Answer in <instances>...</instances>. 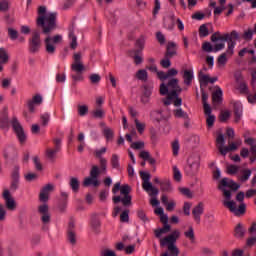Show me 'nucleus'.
Listing matches in <instances>:
<instances>
[{"label":"nucleus","mask_w":256,"mask_h":256,"mask_svg":"<svg viewBox=\"0 0 256 256\" xmlns=\"http://www.w3.org/2000/svg\"><path fill=\"white\" fill-rule=\"evenodd\" d=\"M225 187H229L232 191H237L239 189V184L233 180H229V178H223L218 186V189L222 191L224 200L222 201L224 207L229 209L231 213L234 215H243L246 211L245 203H241L237 208V202L231 200V190L225 189Z\"/></svg>","instance_id":"f257e3e1"},{"label":"nucleus","mask_w":256,"mask_h":256,"mask_svg":"<svg viewBox=\"0 0 256 256\" xmlns=\"http://www.w3.org/2000/svg\"><path fill=\"white\" fill-rule=\"evenodd\" d=\"M37 26L42 28L44 35H49L51 31L57 29V12H47L44 15L38 16Z\"/></svg>","instance_id":"f03ea898"},{"label":"nucleus","mask_w":256,"mask_h":256,"mask_svg":"<svg viewBox=\"0 0 256 256\" xmlns=\"http://www.w3.org/2000/svg\"><path fill=\"white\" fill-rule=\"evenodd\" d=\"M180 235L179 230H174L170 235L160 239V247H167L170 256H179V248L175 244Z\"/></svg>","instance_id":"7ed1b4c3"},{"label":"nucleus","mask_w":256,"mask_h":256,"mask_svg":"<svg viewBox=\"0 0 256 256\" xmlns=\"http://www.w3.org/2000/svg\"><path fill=\"white\" fill-rule=\"evenodd\" d=\"M71 70L76 74H72L73 81H83V71H85V64H83V56L81 52L74 53Z\"/></svg>","instance_id":"20e7f679"},{"label":"nucleus","mask_w":256,"mask_h":256,"mask_svg":"<svg viewBox=\"0 0 256 256\" xmlns=\"http://www.w3.org/2000/svg\"><path fill=\"white\" fill-rule=\"evenodd\" d=\"M140 177L142 179V189H144L150 197H157V195H159V189L155 188L151 183V174H149V172L140 171Z\"/></svg>","instance_id":"39448f33"},{"label":"nucleus","mask_w":256,"mask_h":256,"mask_svg":"<svg viewBox=\"0 0 256 256\" xmlns=\"http://www.w3.org/2000/svg\"><path fill=\"white\" fill-rule=\"evenodd\" d=\"M183 89H181V86H179V79L172 78L168 81L167 85L165 83H162L160 85V94L167 95L168 93H175L176 95H179Z\"/></svg>","instance_id":"423d86ee"},{"label":"nucleus","mask_w":256,"mask_h":256,"mask_svg":"<svg viewBox=\"0 0 256 256\" xmlns=\"http://www.w3.org/2000/svg\"><path fill=\"white\" fill-rule=\"evenodd\" d=\"M216 147L223 157H225L227 153L231 151H237V144H235V142H231L229 143V146H225V136L223 134H219L217 136Z\"/></svg>","instance_id":"0eeeda50"},{"label":"nucleus","mask_w":256,"mask_h":256,"mask_svg":"<svg viewBox=\"0 0 256 256\" xmlns=\"http://www.w3.org/2000/svg\"><path fill=\"white\" fill-rule=\"evenodd\" d=\"M38 214L42 223V230L48 231L51 223V213L49 212V205L41 204L38 206Z\"/></svg>","instance_id":"6e6552de"},{"label":"nucleus","mask_w":256,"mask_h":256,"mask_svg":"<svg viewBox=\"0 0 256 256\" xmlns=\"http://www.w3.org/2000/svg\"><path fill=\"white\" fill-rule=\"evenodd\" d=\"M61 41H63V36L61 34H57L53 37L47 36L44 40L46 52L49 53V55H53V53H55V45L61 43Z\"/></svg>","instance_id":"1a4fd4ad"},{"label":"nucleus","mask_w":256,"mask_h":256,"mask_svg":"<svg viewBox=\"0 0 256 256\" xmlns=\"http://www.w3.org/2000/svg\"><path fill=\"white\" fill-rule=\"evenodd\" d=\"M41 49V32L34 31L32 37L29 39V51L30 53H39Z\"/></svg>","instance_id":"9d476101"},{"label":"nucleus","mask_w":256,"mask_h":256,"mask_svg":"<svg viewBox=\"0 0 256 256\" xmlns=\"http://www.w3.org/2000/svg\"><path fill=\"white\" fill-rule=\"evenodd\" d=\"M11 123L20 143H23L27 139L25 131L23 130V126H21V123H19V120H17L16 117L12 119Z\"/></svg>","instance_id":"9b49d317"},{"label":"nucleus","mask_w":256,"mask_h":256,"mask_svg":"<svg viewBox=\"0 0 256 256\" xmlns=\"http://www.w3.org/2000/svg\"><path fill=\"white\" fill-rule=\"evenodd\" d=\"M2 197L5 201V207L8 209V211H15V209H17V203L15 202L13 196H11V192H9V190L5 189L3 191Z\"/></svg>","instance_id":"f8f14e48"},{"label":"nucleus","mask_w":256,"mask_h":256,"mask_svg":"<svg viewBox=\"0 0 256 256\" xmlns=\"http://www.w3.org/2000/svg\"><path fill=\"white\" fill-rule=\"evenodd\" d=\"M53 143H54V149L48 148L46 150V157L50 161H54L55 160V155H57V153H59V151H61V139L55 138L53 140Z\"/></svg>","instance_id":"ddd939ff"},{"label":"nucleus","mask_w":256,"mask_h":256,"mask_svg":"<svg viewBox=\"0 0 256 256\" xmlns=\"http://www.w3.org/2000/svg\"><path fill=\"white\" fill-rule=\"evenodd\" d=\"M105 153H107V148L105 147L101 148L100 150H96L94 152L95 157L99 159L100 169L102 172L107 171V159L102 157L103 155H105Z\"/></svg>","instance_id":"4468645a"},{"label":"nucleus","mask_w":256,"mask_h":256,"mask_svg":"<svg viewBox=\"0 0 256 256\" xmlns=\"http://www.w3.org/2000/svg\"><path fill=\"white\" fill-rule=\"evenodd\" d=\"M43 103V97L40 94H36L32 99L27 101V107L30 113H35V107Z\"/></svg>","instance_id":"2eb2a0df"},{"label":"nucleus","mask_w":256,"mask_h":256,"mask_svg":"<svg viewBox=\"0 0 256 256\" xmlns=\"http://www.w3.org/2000/svg\"><path fill=\"white\" fill-rule=\"evenodd\" d=\"M205 212V204L203 202H199L192 210V215L194 217V221L196 223H201V215Z\"/></svg>","instance_id":"dca6fc26"},{"label":"nucleus","mask_w":256,"mask_h":256,"mask_svg":"<svg viewBox=\"0 0 256 256\" xmlns=\"http://www.w3.org/2000/svg\"><path fill=\"white\" fill-rule=\"evenodd\" d=\"M67 240L72 245H77V233H75V222L73 221L68 224Z\"/></svg>","instance_id":"f3484780"},{"label":"nucleus","mask_w":256,"mask_h":256,"mask_svg":"<svg viewBox=\"0 0 256 256\" xmlns=\"http://www.w3.org/2000/svg\"><path fill=\"white\" fill-rule=\"evenodd\" d=\"M53 191V185L47 184L44 186L40 192L39 199L42 203H47L49 201V193Z\"/></svg>","instance_id":"a211bd4d"},{"label":"nucleus","mask_w":256,"mask_h":256,"mask_svg":"<svg viewBox=\"0 0 256 256\" xmlns=\"http://www.w3.org/2000/svg\"><path fill=\"white\" fill-rule=\"evenodd\" d=\"M198 171H199V160H195L194 162H191V160H189V165L186 168V173L190 175V177H193V175H197Z\"/></svg>","instance_id":"6ab92c4d"},{"label":"nucleus","mask_w":256,"mask_h":256,"mask_svg":"<svg viewBox=\"0 0 256 256\" xmlns=\"http://www.w3.org/2000/svg\"><path fill=\"white\" fill-rule=\"evenodd\" d=\"M241 117H243V104H241V102H235L234 103L235 123H239V121H241Z\"/></svg>","instance_id":"aec40b11"},{"label":"nucleus","mask_w":256,"mask_h":256,"mask_svg":"<svg viewBox=\"0 0 256 256\" xmlns=\"http://www.w3.org/2000/svg\"><path fill=\"white\" fill-rule=\"evenodd\" d=\"M128 55L134 59L135 65H141L143 63V52L141 50H130Z\"/></svg>","instance_id":"412c9836"},{"label":"nucleus","mask_w":256,"mask_h":256,"mask_svg":"<svg viewBox=\"0 0 256 256\" xmlns=\"http://www.w3.org/2000/svg\"><path fill=\"white\" fill-rule=\"evenodd\" d=\"M161 202L163 203V205H165L166 211H173L175 209V206L177 205V203H175V200L169 201V198L165 194L161 196Z\"/></svg>","instance_id":"4be33fe9"},{"label":"nucleus","mask_w":256,"mask_h":256,"mask_svg":"<svg viewBox=\"0 0 256 256\" xmlns=\"http://www.w3.org/2000/svg\"><path fill=\"white\" fill-rule=\"evenodd\" d=\"M193 69L190 70H184L183 79H184V85H191L193 83L194 79Z\"/></svg>","instance_id":"5701e85b"},{"label":"nucleus","mask_w":256,"mask_h":256,"mask_svg":"<svg viewBox=\"0 0 256 256\" xmlns=\"http://www.w3.org/2000/svg\"><path fill=\"white\" fill-rule=\"evenodd\" d=\"M160 189L163 193H171L173 191V186H171V181L169 179H164L160 183Z\"/></svg>","instance_id":"b1692460"},{"label":"nucleus","mask_w":256,"mask_h":256,"mask_svg":"<svg viewBox=\"0 0 256 256\" xmlns=\"http://www.w3.org/2000/svg\"><path fill=\"white\" fill-rule=\"evenodd\" d=\"M123 203V205L125 207H127V205L131 204V196L130 195H126L123 198H121V196H114L113 197V203L117 204V203Z\"/></svg>","instance_id":"393cba45"},{"label":"nucleus","mask_w":256,"mask_h":256,"mask_svg":"<svg viewBox=\"0 0 256 256\" xmlns=\"http://www.w3.org/2000/svg\"><path fill=\"white\" fill-rule=\"evenodd\" d=\"M212 101L213 103H217V105L223 101V90H221L220 87H218L216 91L212 93Z\"/></svg>","instance_id":"a878e982"},{"label":"nucleus","mask_w":256,"mask_h":256,"mask_svg":"<svg viewBox=\"0 0 256 256\" xmlns=\"http://www.w3.org/2000/svg\"><path fill=\"white\" fill-rule=\"evenodd\" d=\"M171 231V225L164 224L163 228H158L154 231L155 237L157 239H161L162 235H165V233H169Z\"/></svg>","instance_id":"bb28decb"},{"label":"nucleus","mask_w":256,"mask_h":256,"mask_svg":"<svg viewBox=\"0 0 256 256\" xmlns=\"http://www.w3.org/2000/svg\"><path fill=\"white\" fill-rule=\"evenodd\" d=\"M229 39V33L221 35V32H215L211 36L212 43H217V41H227Z\"/></svg>","instance_id":"cd10ccee"},{"label":"nucleus","mask_w":256,"mask_h":256,"mask_svg":"<svg viewBox=\"0 0 256 256\" xmlns=\"http://www.w3.org/2000/svg\"><path fill=\"white\" fill-rule=\"evenodd\" d=\"M245 231L243 224L239 223L234 229V237L236 239H243L245 237Z\"/></svg>","instance_id":"c85d7f7f"},{"label":"nucleus","mask_w":256,"mask_h":256,"mask_svg":"<svg viewBox=\"0 0 256 256\" xmlns=\"http://www.w3.org/2000/svg\"><path fill=\"white\" fill-rule=\"evenodd\" d=\"M84 187H89V185H93V187H99L101 182L97 178H93V176L87 177L83 182Z\"/></svg>","instance_id":"c756f323"},{"label":"nucleus","mask_w":256,"mask_h":256,"mask_svg":"<svg viewBox=\"0 0 256 256\" xmlns=\"http://www.w3.org/2000/svg\"><path fill=\"white\" fill-rule=\"evenodd\" d=\"M174 55H177V44H175V42H169L166 57H174Z\"/></svg>","instance_id":"7c9ffc66"},{"label":"nucleus","mask_w":256,"mask_h":256,"mask_svg":"<svg viewBox=\"0 0 256 256\" xmlns=\"http://www.w3.org/2000/svg\"><path fill=\"white\" fill-rule=\"evenodd\" d=\"M150 117L151 119H153V121H157V123H160L161 121H163V119H165L161 110L151 111Z\"/></svg>","instance_id":"2f4dec72"},{"label":"nucleus","mask_w":256,"mask_h":256,"mask_svg":"<svg viewBox=\"0 0 256 256\" xmlns=\"http://www.w3.org/2000/svg\"><path fill=\"white\" fill-rule=\"evenodd\" d=\"M242 175L238 176L239 181H241L242 183H245L247 181H249L250 177H251V170L250 169H243L241 170Z\"/></svg>","instance_id":"473e14b6"},{"label":"nucleus","mask_w":256,"mask_h":256,"mask_svg":"<svg viewBox=\"0 0 256 256\" xmlns=\"http://www.w3.org/2000/svg\"><path fill=\"white\" fill-rule=\"evenodd\" d=\"M69 186L72 189L73 193H78L79 192V187H80L79 179H77L75 177H71L70 182H69Z\"/></svg>","instance_id":"72a5a7b5"},{"label":"nucleus","mask_w":256,"mask_h":256,"mask_svg":"<svg viewBox=\"0 0 256 256\" xmlns=\"http://www.w3.org/2000/svg\"><path fill=\"white\" fill-rule=\"evenodd\" d=\"M173 113H174V117H176L177 119H184V120L189 119V114H187V112L183 111V109L181 108L175 109Z\"/></svg>","instance_id":"f704fd0d"},{"label":"nucleus","mask_w":256,"mask_h":256,"mask_svg":"<svg viewBox=\"0 0 256 256\" xmlns=\"http://www.w3.org/2000/svg\"><path fill=\"white\" fill-rule=\"evenodd\" d=\"M135 45L137 49H133L132 51H140V53H143V49H145V36H140V38L136 40Z\"/></svg>","instance_id":"c9c22d12"},{"label":"nucleus","mask_w":256,"mask_h":256,"mask_svg":"<svg viewBox=\"0 0 256 256\" xmlns=\"http://www.w3.org/2000/svg\"><path fill=\"white\" fill-rule=\"evenodd\" d=\"M0 63L7 65L9 63V53L5 48H0Z\"/></svg>","instance_id":"e433bc0d"},{"label":"nucleus","mask_w":256,"mask_h":256,"mask_svg":"<svg viewBox=\"0 0 256 256\" xmlns=\"http://www.w3.org/2000/svg\"><path fill=\"white\" fill-rule=\"evenodd\" d=\"M142 95L151 97V95H153V84H144L142 87Z\"/></svg>","instance_id":"4c0bfd02"},{"label":"nucleus","mask_w":256,"mask_h":256,"mask_svg":"<svg viewBox=\"0 0 256 256\" xmlns=\"http://www.w3.org/2000/svg\"><path fill=\"white\" fill-rule=\"evenodd\" d=\"M106 171L102 172L101 168L99 169V166L94 165L92 166L91 170H90V177H93V179H98L99 175H101V173H105Z\"/></svg>","instance_id":"58836bf2"},{"label":"nucleus","mask_w":256,"mask_h":256,"mask_svg":"<svg viewBox=\"0 0 256 256\" xmlns=\"http://www.w3.org/2000/svg\"><path fill=\"white\" fill-rule=\"evenodd\" d=\"M102 133L104 135V137L106 138V141H111V139H113L114 137V133L113 130L107 126H105L102 130Z\"/></svg>","instance_id":"ea45409f"},{"label":"nucleus","mask_w":256,"mask_h":256,"mask_svg":"<svg viewBox=\"0 0 256 256\" xmlns=\"http://www.w3.org/2000/svg\"><path fill=\"white\" fill-rule=\"evenodd\" d=\"M227 57H229V54L227 52L222 53L218 57L217 63L219 65V67H225V65H227Z\"/></svg>","instance_id":"a19ab883"},{"label":"nucleus","mask_w":256,"mask_h":256,"mask_svg":"<svg viewBox=\"0 0 256 256\" xmlns=\"http://www.w3.org/2000/svg\"><path fill=\"white\" fill-rule=\"evenodd\" d=\"M254 34L255 32L253 31V29L248 28L247 30L244 31L242 35V39H244V41H252Z\"/></svg>","instance_id":"79ce46f5"},{"label":"nucleus","mask_w":256,"mask_h":256,"mask_svg":"<svg viewBox=\"0 0 256 256\" xmlns=\"http://www.w3.org/2000/svg\"><path fill=\"white\" fill-rule=\"evenodd\" d=\"M184 235L191 243H195V231L193 227L190 226L189 229L184 232Z\"/></svg>","instance_id":"37998d69"},{"label":"nucleus","mask_w":256,"mask_h":256,"mask_svg":"<svg viewBox=\"0 0 256 256\" xmlns=\"http://www.w3.org/2000/svg\"><path fill=\"white\" fill-rule=\"evenodd\" d=\"M69 39L71 49H77V36H75V32H73V30H70L69 32Z\"/></svg>","instance_id":"c03bdc74"},{"label":"nucleus","mask_w":256,"mask_h":256,"mask_svg":"<svg viewBox=\"0 0 256 256\" xmlns=\"http://www.w3.org/2000/svg\"><path fill=\"white\" fill-rule=\"evenodd\" d=\"M167 98L163 101L164 105H171V103H173V99H176L178 97V94H176L175 92H171L166 94Z\"/></svg>","instance_id":"a18cd8bd"},{"label":"nucleus","mask_w":256,"mask_h":256,"mask_svg":"<svg viewBox=\"0 0 256 256\" xmlns=\"http://www.w3.org/2000/svg\"><path fill=\"white\" fill-rule=\"evenodd\" d=\"M40 119H41L42 126L47 127V125H49V121H51V114L44 113L41 115Z\"/></svg>","instance_id":"49530a36"},{"label":"nucleus","mask_w":256,"mask_h":256,"mask_svg":"<svg viewBox=\"0 0 256 256\" xmlns=\"http://www.w3.org/2000/svg\"><path fill=\"white\" fill-rule=\"evenodd\" d=\"M137 217L138 219H140V221H143L144 223H149V218L147 217V214H145V211L143 209L137 211Z\"/></svg>","instance_id":"de8ad7c7"},{"label":"nucleus","mask_w":256,"mask_h":256,"mask_svg":"<svg viewBox=\"0 0 256 256\" xmlns=\"http://www.w3.org/2000/svg\"><path fill=\"white\" fill-rule=\"evenodd\" d=\"M227 173L228 175H237V173H239V166L236 165H228L227 166Z\"/></svg>","instance_id":"09e8293b"},{"label":"nucleus","mask_w":256,"mask_h":256,"mask_svg":"<svg viewBox=\"0 0 256 256\" xmlns=\"http://www.w3.org/2000/svg\"><path fill=\"white\" fill-rule=\"evenodd\" d=\"M238 89L243 95H248L249 93V88L247 87V84L245 82H239Z\"/></svg>","instance_id":"8fccbe9b"},{"label":"nucleus","mask_w":256,"mask_h":256,"mask_svg":"<svg viewBox=\"0 0 256 256\" xmlns=\"http://www.w3.org/2000/svg\"><path fill=\"white\" fill-rule=\"evenodd\" d=\"M202 49L203 51H205L206 53H215V50L213 48V45H211V42H204L202 44Z\"/></svg>","instance_id":"3c124183"},{"label":"nucleus","mask_w":256,"mask_h":256,"mask_svg":"<svg viewBox=\"0 0 256 256\" xmlns=\"http://www.w3.org/2000/svg\"><path fill=\"white\" fill-rule=\"evenodd\" d=\"M173 175H174V181L179 182L183 178V175H181V171L179 170V168H177V166H173Z\"/></svg>","instance_id":"603ef678"},{"label":"nucleus","mask_w":256,"mask_h":256,"mask_svg":"<svg viewBox=\"0 0 256 256\" xmlns=\"http://www.w3.org/2000/svg\"><path fill=\"white\" fill-rule=\"evenodd\" d=\"M179 149H180L179 140H174L172 142V153L174 157H177V155H179Z\"/></svg>","instance_id":"864d4df0"},{"label":"nucleus","mask_w":256,"mask_h":256,"mask_svg":"<svg viewBox=\"0 0 256 256\" xmlns=\"http://www.w3.org/2000/svg\"><path fill=\"white\" fill-rule=\"evenodd\" d=\"M199 35L200 37H207L209 35V29L207 28V25L202 24L199 27Z\"/></svg>","instance_id":"5fc2aeb1"},{"label":"nucleus","mask_w":256,"mask_h":256,"mask_svg":"<svg viewBox=\"0 0 256 256\" xmlns=\"http://www.w3.org/2000/svg\"><path fill=\"white\" fill-rule=\"evenodd\" d=\"M228 43V49L226 51V53L228 54L229 57H231V55H233V50L235 49V41L233 40H226Z\"/></svg>","instance_id":"6e6d98bb"},{"label":"nucleus","mask_w":256,"mask_h":256,"mask_svg":"<svg viewBox=\"0 0 256 256\" xmlns=\"http://www.w3.org/2000/svg\"><path fill=\"white\" fill-rule=\"evenodd\" d=\"M136 77L137 79H139L140 81H147V71L146 70H139L137 73H136Z\"/></svg>","instance_id":"4d7b16f0"},{"label":"nucleus","mask_w":256,"mask_h":256,"mask_svg":"<svg viewBox=\"0 0 256 256\" xmlns=\"http://www.w3.org/2000/svg\"><path fill=\"white\" fill-rule=\"evenodd\" d=\"M8 36L12 41H15L19 37V32L13 28H8Z\"/></svg>","instance_id":"13d9d810"},{"label":"nucleus","mask_w":256,"mask_h":256,"mask_svg":"<svg viewBox=\"0 0 256 256\" xmlns=\"http://www.w3.org/2000/svg\"><path fill=\"white\" fill-rule=\"evenodd\" d=\"M111 165L113 169H119V156H117V154L112 155Z\"/></svg>","instance_id":"bf43d9fd"},{"label":"nucleus","mask_w":256,"mask_h":256,"mask_svg":"<svg viewBox=\"0 0 256 256\" xmlns=\"http://www.w3.org/2000/svg\"><path fill=\"white\" fill-rule=\"evenodd\" d=\"M91 227L94 229L95 233H97L99 227H101V221H99L97 218H92Z\"/></svg>","instance_id":"052dcab7"},{"label":"nucleus","mask_w":256,"mask_h":256,"mask_svg":"<svg viewBox=\"0 0 256 256\" xmlns=\"http://www.w3.org/2000/svg\"><path fill=\"white\" fill-rule=\"evenodd\" d=\"M198 78L200 83H204V85H207V83H209V75L203 74L202 71L199 72Z\"/></svg>","instance_id":"680f3d73"},{"label":"nucleus","mask_w":256,"mask_h":256,"mask_svg":"<svg viewBox=\"0 0 256 256\" xmlns=\"http://www.w3.org/2000/svg\"><path fill=\"white\" fill-rule=\"evenodd\" d=\"M136 129L138 131V133H143V131H145V123H141L139 122L137 119L134 120Z\"/></svg>","instance_id":"e2e57ef3"},{"label":"nucleus","mask_w":256,"mask_h":256,"mask_svg":"<svg viewBox=\"0 0 256 256\" xmlns=\"http://www.w3.org/2000/svg\"><path fill=\"white\" fill-rule=\"evenodd\" d=\"M120 221L122 223H128L129 222V210H124L120 215Z\"/></svg>","instance_id":"0e129e2a"},{"label":"nucleus","mask_w":256,"mask_h":256,"mask_svg":"<svg viewBox=\"0 0 256 256\" xmlns=\"http://www.w3.org/2000/svg\"><path fill=\"white\" fill-rule=\"evenodd\" d=\"M89 111V108L85 105L78 106V113L81 117L87 115V112Z\"/></svg>","instance_id":"69168bd1"},{"label":"nucleus","mask_w":256,"mask_h":256,"mask_svg":"<svg viewBox=\"0 0 256 256\" xmlns=\"http://www.w3.org/2000/svg\"><path fill=\"white\" fill-rule=\"evenodd\" d=\"M232 256H249V254L245 253L244 250L235 249L232 251Z\"/></svg>","instance_id":"338daca9"},{"label":"nucleus","mask_w":256,"mask_h":256,"mask_svg":"<svg viewBox=\"0 0 256 256\" xmlns=\"http://www.w3.org/2000/svg\"><path fill=\"white\" fill-rule=\"evenodd\" d=\"M101 256H117L113 250L104 249L101 251Z\"/></svg>","instance_id":"774afa93"}]
</instances>
